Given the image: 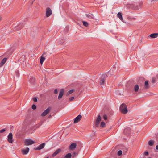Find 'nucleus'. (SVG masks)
Returning a JSON list of instances; mask_svg holds the SVG:
<instances>
[{
  "instance_id": "obj_1",
  "label": "nucleus",
  "mask_w": 158,
  "mask_h": 158,
  "mask_svg": "<svg viewBox=\"0 0 158 158\" xmlns=\"http://www.w3.org/2000/svg\"><path fill=\"white\" fill-rule=\"evenodd\" d=\"M119 110L122 113L126 114L128 112L127 106L125 104H122L120 107Z\"/></svg>"
},
{
  "instance_id": "obj_2",
  "label": "nucleus",
  "mask_w": 158,
  "mask_h": 158,
  "mask_svg": "<svg viewBox=\"0 0 158 158\" xmlns=\"http://www.w3.org/2000/svg\"><path fill=\"white\" fill-rule=\"evenodd\" d=\"M24 143L25 145L28 146L34 144L35 142L31 139H27L24 141Z\"/></svg>"
},
{
  "instance_id": "obj_3",
  "label": "nucleus",
  "mask_w": 158,
  "mask_h": 158,
  "mask_svg": "<svg viewBox=\"0 0 158 158\" xmlns=\"http://www.w3.org/2000/svg\"><path fill=\"white\" fill-rule=\"evenodd\" d=\"M52 14V11L50 8L47 7L46 9V15L47 17H49Z\"/></svg>"
},
{
  "instance_id": "obj_4",
  "label": "nucleus",
  "mask_w": 158,
  "mask_h": 158,
  "mask_svg": "<svg viewBox=\"0 0 158 158\" xmlns=\"http://www.w3.org/2000/svg\"><path fill=\"white\" fill-rule=\"evenodd\" d=\"M106 76V74H103L102 76L100 82V83L101 85H103L104 83Z\"/></svg>"
},
{
  "instance_id": "obj_5",
  "label": "nucleus",
  "mask_w": 158,
  "mask_h": 158,
  "mask_svg": "<svg viewBox=\"0 0 158 158\" xmlns=\"http://www.w3.org/2000/svg\"><path fill=\"white\" fill-rule=\"evenodd\" d=\"M77 144L76 143H74L71 144L69 146V149L70 150H73L76 147Z\"/></svg>"
},
{
  "instance_id": "obj_6",
  "label": "nucleus",
  "mask_w": 158,
  "mask_h": 158,
  "mask_svg": "<svg viewBox=\"0 0 158 158\" xmlns=\"http://www.w3.org/2000/svg\"><path fill=\"white\" fill-rule=\"evenodd\" d=\"M45 145V143H42L40 144L39 146L35 148L34 149L35 150H41L44 148Z\"/></svg>"
},
{
  "instance_id": "obj_7",
  "label": "nucleus",
  "mask_w": 158,
  "mask_h": 158,
  "mask_svg": "<svg viewBox=\"0 0 158 158\" xmlns=\"http://www.w3.org/2000/svg\"><path fill=\"white\" fill-rule=\"evenodd\" d=\"M101 120V117L100 115H98L96 120L95 121V125L96 127H98Z\"/></svg>"
},
{
  "instance_id": "obj_8",
  "label": "nucleus",
  "mask_w": 158,
  "mask_h": 158,
  "mask_svg": "<svg viewBox=\"0 0 158 158\" xmlns=\"http://www.w3.org/2000/svg\"><path fill=\"white\" fill-rule=\"evenodd\" d=\"M13 135L12 133H10L8 136V141L10 143H12L13 142Z\"/></svg>"
},
{
  "instance_id": "obj_9",
  "label": "nucleus",
  "mask_w": 158,
  "mask_h": 158,
  "mask_svg": "<svg viewBox=\"0 0 158 158\" xmlns=\"http://www.w3.org/2000/svg\"><path fill=\"white\" fill-rule=\"evenodd\" d=\"M141 4L140 3L137 4H134L133 7V9L135 10H137L141 6Z\"/></svg>"
},
{
  "instance_id": "obj_10",
  "label": "nucleus",
  "mask_w": 158,
  "mask_h": 158,
  "mask_svg": "<svg viewBox=\"0 0 158 158\" xmlns=\"http://www.w3.org/2000/svg\"><path fill=\"white\" fill-rule=\"evenodd\" d=\"M29 151V148L28 147H27L25 149H22L21 151L23 155L27 154Z\"/></svg>"
},
{
  "instance_id": "obj_11",
  "label": "nucleus",
  "mask_w": 158,
  "mask_h": 158,
  "mask_svg": "<svg viewBox=\"0 0 158 158\" xmlns=\"http://www.w3.org/2000/svg\"><path fill=\"white\" fill-rule=\"evenodd\" d=\"M82 116L81 115H78L74 119L73 123H78L81 118Z\"/></svg>"
},
{
  "instance_id": "obj_12",
  "label": "nucleus",
  "mask_w": 158,
  "mask_h": 158,
  "mask_svg": "<svg viewBox=\"0 0 158 158\" xmlns=\"http://www.w3.org/2000/svg\"><path fill=\"white\" fill-rule=\"evenodd\" d=\"M50 111V109L48 108L45 110L41 114V115L42 116H46Z\"/></svg>"
},
{
  "instance_id": "obj_13",
  "label": "nucleus",
  "mask_w": 158,
  "mask_h": 158,
  "mask_svg": "<svg viewBox=\"0 0 158 158\" xmlns=\"http://www.w3.org/2000/svg\"><path fill=\"white\" fill-rule=\"evenodd\" d=\"M131 129L129 128H126L124 130V133L127 136H129L130 134Z\"/></svg>"
},
{
  "instance_id": "obj_14",
  "label": "nucleus",
  "mask_w": 158,
  "mask_h": 158,
  "mask_svg": "<svg viewBox=\"0 0 158 158\" xmlns=\"http://www.w3.org/2000/svg\"><path fill=\"white\" fill-rule=\"evenodd\" d=\"M23 26V24L20 23L17 26L14 27V29L15 30H18L21 29Z\"/></svg>"
},
{
  "instance_id": "obj_15",
  "label": "nucleus",
  "mask_w": 158,
  "mask_h": 158,
  "mask_svg": "<svg viewBox=\"0 0 158 158\" xmlns=\"http://www.w3.org/2000/svg\"><path fill=\"white\" fill-rule=\"evenodd\" d=\"M158 81V75H156L155 77H153L152 78V82L153 83H155Z\"/></svg>"
},
{
  "instance_id": "obj_16",
  "label": "nucleus",
  "mask_w": 158,
  "mask_h": 158,
  "mask_svg": "<svg viewBox=\"0 0 158 158\" xmlns=\"http://www.w3.org/2000/svg\"><path fill=\"white\" fill-rule=\"evenodd\" d=\"M64 93L63 89H61L59 92V95L58 96V99H60L63 96Z\"/></svg>"
},
{
  "instance_id": "obj_17",
  "label": "nucleus",
  "mask_w": 158,
  "mask_h": 158,
  "mask_svg": "<svg viewBox=\"0 0 158 158\" xmlns=\"http://www.w3.org/2000/svg\"><path fill=\"white\" fill-rule=\"evenodd\" d=\"M61 151V149H58L56 150L52 154V157H54L58 153H59Z\"/></svg>"
},
{
  "instance_id": "obj_18",
  "label": "nucleus",
  "mask_w": 158,
  "mask_h": 158,
  "mask_svg": "<svg viewBox=\"0 0 158 158\" xmlns=\"http://www.w3.org/2000/svg\"><path fill=\"white\" fill-rule=\"evenodd\" d=\"M7 59L6 58H5L2 60L1 62L0 63V67H2L3 65L6 61Z\"/></svg>"
},
{
  "instance_id": "obj_19",
  "label": "nucleus",
  "mask_w": 158,
  "mask_h": 158,
  "mask_svg": "<svg viewBox=\"0 0 158 158\" xmlns=\"http://www.w3.org/2000/svg\"><path fill=\"white\" fill-rule=\"evenodd\" d=\"M117 17L119 19L121 20L122 21H123V22H124L125 23H126L125 22H124L122 16V14L120 12H118L117 14Z\"/></svg>"
},
{
  "instance_id": "obj_20",
  "label": "nucleus",
  "mask_w": 158,
  "mask_h": 158,
  "mask_svg": "<svg viewBox=\"0 0 158 158\" xmlns=\"http://www.w3.org/2000/svg\"><path fill=\"white\" fill-rule=\"evenodd\" d=\"M150 36L152 38H155L158 36V33H153L150 35Z\"/></svg>"
},
{
  "instance_id": "obj_21",
  "label": "nucleus",
  "mask_w": 158,
  "mask_h": 158,
  "mask_svg": "<svg viewBox=\"0 0 158 158\" xmlns=\"http://www.w3.org/2000/svg\"><path fill=\"white\" fill-rule=\"evenodd\" d=\"M139 89V85L137 84L135 85L134 86V90L135 92H137L138 91Z\"/></svg>"
},
{
  "instance_id": "obj_22",
  "label": "nucleus",
  "mask_w": 158,
  "mask_h": 158,
  "mask_svg": "<svg viewBox=\"0 0 158 158\" xmlns=\"http://www.w3.org/2000/svg\"><path fill=\"white\" fill-rule=\"evenodd\" d=\"M86 16L89 19H94V16L92 14H86Z\"/></svg>"
},
{
  "instance_id": "obj_23",
  "label": "nucleus",
  "mask_w": 158,
  "mask_h": 158,
  "mask_svg": "<svg viewBox=\"0 0 158 158\" xmlns=\"http://www.w3.org/2000/svg\"><path fill=\"white\" fill-rule=\"evenodd\" d=\"M154 143V141L153 140H150L148 142V144L150 146H152Z\"/></svg>"
},
{
  "instance_id": "obj_24",
  "label": "nucleus",
  "mask_w": 158,
  "mask_h": 158,
  "mask_svg": "<svg viewBox=\"0 0 158 158\" xmlns=\"http://www.w3.org/2000/svg\"><path fill=\"white\" fill-rule=\"evenodd\" d=\"M72 157V154L71 153H68L66 154L64 157V158H71Z\"/></svg>"
},
{
  "instance_id": "obj_25",
  "label": "nucleus",
  "mask_w": 158,
  "mask_h": 158,
  "mask_svg": "<svg viewBox=\"0 0 158 158\" xmlns=\"http://www.w3.org/2000/svg\"><path fill=\"white\" fill-rule=\"evenodd\" d=\"M45 60V58L43 56H41V57L40 59V63L41 64H42L44 62V61Z\"/></svg>"
},
{
  "instance_id": "obj_26",
  "label": "nucleus",
  "mask_w": 158,
  "mask_h": 158,
  "mask_svg": "<svg viewBox=\"0 0 158 158\" xmlns=\"http://www.w3.org/2000/svg\"><path fill=\"white\" fill-rule=\"evenodd\" d=\"M74 90L73 89H71L70 90H69L68 92L66 94V95H69L71 93H73L74 92Z\"/></svg>"
},
{
  "instance_id": "obj_27",
  "label": "nucleus",
  "mask_w": 158,
  "mask_h": 158,
  "mask_svg": "<svg viewBox=\"0 0 158 158\" xmlns=\"http://www.w3.org/2000/svg\"><path fill=\"white\" fill-rule=\"evenodd\" d=\"M148 82L147 81H145L144 83V86L146 88H148L149 87Z\"/></svg>"
},
{
  "instance_id": "obj_28",
  "label": "nucleus",
  "mask_w": 158,
  "mask_h": 158,
  "mask_svg": "<svg viewBox=\"0 0 158 158\" xmlns=\"http://www.w3.org/2000/svg\"><path fill=\"white\" fill-rule=\"evenodd\" d=\"M83 25L86 27H87L88 26V23L85 21H83Z\"/></svg>"
},
{
  "instance_id": "obj_29",
  "label": "nucleus",
  "mask_w": 158,
  "mask_h": 158,
  "mask_svg": "<svg viewBox=\"0 0 158 158\" xmlns=\"http://www.w3.org/2000/svg\"><path fill=\"white\" fill-rule=\"evenodd\" d=\"M105 124V123L104 122H102L101 123L100 126L102 127H104Z\"/></svg>"
},
{
  "instance_id": "obj_30",
  "label": "nucleus",
  "mask_w": 158,
  "mask_h": 158,
  "mask_svg": "<svg viewBox=\"0 0 158 158\" xmlns=\"http://www.w3.org/2000/svg\"><path fill=\"white\" fill-rule=\"evenodd\" d=\"M122 151L120 150H119L117 153V154L118 156H120L122 154Z\"/></svg>"
},
{
  "instance_id": "obj_31",
  "label": "nucleus",
  "mask_w": 158,
  "mask_h": 158,
  "mask_svg": "<svg viewBox=\"0 0 158 158\" xmlns=\"http://www.w3.org/2000/svg\"><path fill=\"white\" fill-rule=\"evenodd\" d=\"M35 80V78L33 77H31V83H33Z\"/></svg>"
},
{
  "instance_id": "obj_32",
  "label": "nucleus",
  "mask_w": 158,
  "mask_h": 158,
  "mask_svg": "<svg viewBox=\"0 0 158 158\" xmlns=\"http://www.w3.org/2000/svg\"><path fill=\"white\" fill-rule=\"evenodd\" d=\"M36 106L35 105L33 104L32 106V109L35 110L36 109Z\"/></svg>"
},
{
  "instance_id": "obj_33",
  "label": "nucleus",
  "mask_w": 158,
  "mask_h": 158,
  "mask_svg": "<svg viewBox=\"0 0 158 158\" xmlns=\"http://www.w3.org/2000/svg\"><path fill=\"white\" fill-rule=\"evenodd\" d=\"M77 155V153L74 152L73 153L72 156L73 157H75Z\"/></svg>"
},
{
  "instance_id": "obj_34",
  "label": "nucleus",
  "mask_w": 158,
  "mask_h": 158,
  "mask_svg": "<svg viewBox=\"0 0 158 158\" xmlns=\"http://www.w3.org/2000/svg\"><path fill=\"white\" fill-rule=\"evenodd\" d=\"M15 74H16V76L18 77L19 76V73L18 72V71H16V72H15Z\"/></svg>"
},
{
  "instance_id": "obj_35",
  "label": "nucleus",
  "mask_w": 158,
  "mask_h": 158,
  "mask_svg": "<svg viewBox=\"0 0 158 158\" xmlns=\"http://www.w3.org/2000/svg\"><path fill=\"white\" fill-rule=\"evenodd\" d=\"M74 97H71L69 98V100L70 101H72L74 99Z\"/></svg>"
},
{
  "instance_id": "obj_36",
  "label": "nucleus",
  "mask_w": 158,
  "mask_h": 158,
  "mask_svg": "<svg viewBox=\"0 0 158 158\" xmlns=\"http://www.w3.org/2000/svg\"><path fill=\"white\" fill-rule=\"evenodd\" d=\"M33 100L35 102H36L37 101V98L36 97L34 98L33 99Z\"/></svg>"
},
{
  "instance_id": "obj_37",
  "label": "nucleus",
  "mask_w": 158,
  "mask_h": 158,
  "mask_svg": "<svg viewBox=\"0 0 158 158\" xmlns=\"http://www.w3.org/2000/svg\"><path fill=\"white\" fill-rule=\"evenodd\" d=\"M103 118L104 120H106L107 119V116L106 115H104L103 116Z\"/></svg>"
},
{
  "instance_id": "obj_38",
  "label": "nucleus",
  "mask_w": 158,
  "mask_h": 158,
  "mask_svg": "<svg viewBox=\"0 0 158 158\" xmlns=\"http://www.w3.org/2000/svg\"><path fill=\"white\" fill-rule=\"evenodd\" d=\"M148 154V152L147 151L145 152L144 153V155L145 156H147Z\"/></svg>"
},
{
  "instance_id": "obj_39",
  "label": "nucleus",
  "mask_w": 158,
  "mask_h": 158,
  "mask_svg": "<svg viewBox=\"0 0 158 158\" xmlns=\"http://www.w3.org/2000/svg\"><path fill=\"white\" fill-rule=\"evenodd\" d=\"M5 131V129H2L0 130V133H2L4 132Z\"/></svg>"
},
{
  "instance_id": "obj_40",
  "label": "nucleus",
  "mask_w": 158,
  "mask_h": 158,
  "mask_svg": "<svg viewBox=\"0 0 158 158\" xmlns=\"http://www.w3.org/2000/svg\"><path fill=\"white\" fill-rule=\"evenodd\" d=\"M58 93V91L57 89H55L54 91V94H57Z\"/></svg>"
},
{
  "instance_id": "obj_41",
  "label": "nucleus",
  "mask_w": 158,
  "mask_h": 158,
  "mask_svg": "<svg viewBox=\"0 0 158 158\" xmlns=\"http://www.w3.org/2000/svg\"><path fill=\"white\" fill-rule=\"evenodd\" d=\"M156 149L158 150V145L156 146Z\"/></svg>"
},
{
  "instance_id": "obj_42",
  "label": "nucleus",
  "mask_w": 158,
  "mask_h": 158,
  "mask_svg": "<svg viewBox=\"0 0 158 158\" xmlns=\"http://www.w3.org/2000/svg\"><path fill=\"white\" fill-rule=\"evenodd\" d=\"M33 2H32V4H33Z\"/></svg>"
},
{
  "instance_id": "obj_43",
  "label": "nucleus",
  "mask_w": 158,
  "mask_h": 158,
  "mask_svg": "<svg viewBox=\"0 0 158 158\" xmlns=\"http://www.w3.org/2000/svg\"><path fill=\"white\" fill-rule=\"evenodd\" d=\"M46 158H49V157H47Z\"/></svg>"
},
{
  "instance_id": "obj_44",
  "label": "nucleus",
  "mask_w": 158,
  "mask_h": 158,
  "mask_svg": "<svg viewBox=\"0 0 158 158\" xmlns=\"http://www.w3.org/2000/svg\"><path fill=\"white\" fill-rule=\"evenodd\" d=\"M148 158H151V157H148Z\"/></svg>"
}]
</instances>
